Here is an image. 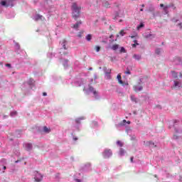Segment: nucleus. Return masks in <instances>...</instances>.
<instances>
[{
    "instance_id": "obj_44",
    "label": "nucleus",
    "mask_w": 182,
    "mask_h": 182,
    "mask_svg": "<svg viewBox=\"0 0 182 182\" xmlns=\"http://www.w3.org/2000/svg\"><path fill=\"white\" fill-rule=\"evenodd\" d=\"M179 122L180 121L175 119L173 122V127H176V126H177V124H178Z\"/></svg>"
},
{
    "instance_id": "obj_57",
    "label": "nucleus",
    "mask_w": 182,
    "mask_h": 182,
    "mask_svg": "<svg viewBox=\"0 0 182 182\" xmlns=\"http://www.w3.org/2000/svg\"><path fill=\"white\" fill-rule=\"evenodd\" d=\"M169 6H171V8L176 9V6H174V4H170Z\"/></svg>"
},
{
    "instance_id": "obj_14",
    "label": "nucleus",
    "mask_w": 182,
    "mask_h": 182,
    "mask_svg": "<svg viewBox=\"0 0 182 182\" xmlns=\"http://www.w3.org/2000/svg\"><path fill=\"white\" fill-rule=\"evenodd\" d=\"M83 85V80L80 79L75 82V86H82Z\"/></svg>"
},
{
    "instance_id": "obj_59",
    "label": "nucleus",
    "mask_w": 182,
    "mask_h": 182,
    "mask_svg": "<svg viewBox=\"0 0 182 182\" xmlns=\"http://www.w3.org/2000/svg\"><path fill=\"white\" fill-rule=\"evenodd\" d=\"M178 26H180L181 29H182V23H179L178 24Z\"/></svg>"
},
{
    "instance_id": "obj_41",
    "label": "nucleus",
    "mask_w": 182,
    "mask_h": 182,
    "mask_svg": "<svg viewBox=\"0 0 182 182\" xmlns=\"http://www.w3.org/2000/svg\"><path fill=\"white\" fill-rule=\"evenodd\" d=\"M119 52H121V53H126V49L124 47H121Z\"/></svg>"
},
{
    "instance_id": "obj_9",
    "label": "nucleus",
    "mask_w": 182,
    "mask_h": 182,
    "mask_svg": "<svg viewBox=\"0 0 182 182\" xmlns=\"http://www.w3.org/2000/svg\"><path fill=\"white\" fill-rule=\"evenodd\" d=\"M173 87L178 88L182 87L181 81L174 80L173 81Z\"/></svg>"
},
{
    "instance_id": "obj_16",
    "label": "nucleus",
    "mask_w": 182,
    "mask_h": 182,
    "mask_svg": "<svg viewBox=\"0 0 182 182\" xmlns=\"http://www.w3.org/2000/svg\"><path fill=\"white\" fill-rule=\"evenodd\" d=\"M80 25H82V21H77L75 24H74L73 28L78 29L79 26H80Z\"/></svg>"
},
{
    "instance_id": "obj_37",
    "label": "nucleus",
    "mask_w": 182,
    "mask_h": 182,
    "mask_svg": "<svg viewBox=\"0 0 182 182\" xmlns=\"http://www.w3.org/2000/svg\"><path fill=\"white\" fill-rule=\"evenodd\" d=\"M69 62V60H65L64 61H63V66H64V68L66 69V68H68V63Z\"/></svg>"
},
{
    "instance_id": "obj_62",
    "label": "nucleus",
    "mask_w": 182,
    "mask_h": 182,
    "mask_svg": "<svg viewBox=\"0 0 182 182\" xmlns=\"http://www.w3.org/2000/svg\"><path fill=\"white\" fill-rule=\"evenodd\" d=\"M43 96H48V93L43 92Z\"/></svg>"
},
{
    "instance_id": "obj_15",
    "label": "nucleus",
    "mask_w": 182,
    "mask_h": 182,
    "mask_svg": "<svg viewBox=\"0 0 182 182\" xmlns=\"http://www.w3.org/2000/svg\"><path fill=\"white\" fill-rule=\"evenodd\" d=\"M144 37L146 38V39H149V38H151L153 39V38H155V36L154 34H147V33H144Z\"/></svg>"
},
{
    "instance_id": "obj_54",
    "label": "nucleus",
    "mask_w": 182,
    "mask_h": 182,
    "mask_svg": "<svg viewBox=\"0 0 182 182\" xmlns=\"http://www.w3.org/2000/svg\"><path fill=\"white\" fill-rule=\"evenodd\" d=\"M171 21L172 22H175V23L178 22V19L172 18Z\"/></svg>"
},
{
    "instance_id": "obj_61",
    "label": "nucleus",
    "mask_w": 182,
    "mask_h": 182,
    "mask_svg": "<svg viewBox=\"0 0 182 182\" xmlns=\"http://www.w3.org/2000/svg\"><path fill=\"white\" fill-rule=\"evenodd\" d=\"M76 182H82V181L80 179H75Z\"/></svg>"
},
{
    "instance_id": "obj_17",
    "label": "nucleus",
    "mask_w": 182,
    "mask_h": 182,
    "mask_svg": "<svg viewBox=\"0 0 182 182\" xmlns=\"http://www.w3.org/2000/svg\"><path fill=\"white\" fill-rule=\"evenodd\" d=\"M171 73L173 79H177V77H178V74L176 73V71H171Z\"/></svg>"
},
{
    "instance_id": "obj_49",
    "label": "nucleus",
    "mask_w": 182,
    "mask_h": 182,
    "mask_svg": "<svg viewBox=\"0 0 182 182\" xmlns=\"http://www.w3.org/2000/svg\"><path fill=\"white\" fill-rule=\"evenodd\" d=\"M175 132H176V133H182V131L180 130V129H177V128H175Z\"/></svg>"
},
{
    "instance_id": "obj_13",
    "label": "nucleus",
    "mask_w": 182,
    "mask_h": 182,
    "mask_svg": "<svg viewBox=\"0 0 182 182\" xmlns=\"http://www.w3.org/2000/svg\"><path fill=\"white\" fill-rule=\"evenodd\" d=\"M171 8V6H165L164 7V15H168V9Z\"/></svg>"
},
{
    "instance_id": "obj_26",
    "label": "nucleus",
    "mask_w": 182,
    "mask_h": 182,
    "mask_svg": "<svg viewBox=\"0 0 182 182\" xmlns=\"http://www.w3.org/2000/svg\"><path fill=\"white\" fill-rule=\"evenodd\" d=\"M124 153H125L124 149L121 148L119 149V155L122 157L124 156Z\"/></svg>"
},
{
    "instance_id": "obj_33",
    "label": "nucleus",
    "mask_w": 182,
    "mask_h": 182,
    "mask_svg": "<svg viewBox=\"0 0 182 182\" xmlns=\"http://www.w3.org/2000/svg\"><path fill=\"white\" fill-rule=\"evenodd\" d=\"M141 28H144V24L143 23H140V24L136 27V29L139 31Z\"/></svg>"
},
{
    "instance_id": "obj_4",
    "label": "nucleus",
    "mask_w": 182,
    "mask_h": 182,
    "mask_svg": "<svg viewBox=\"0 0 182 182\" xmlns=\"http://www.w3.org/2000/svg\"><path fill=\"white\" fill-rule=\"evenodd\" d=\"M103 71L105 73V79H107V80H110V79H112V69H107V68L105 67L103 68Z\"/></svg>"
},
{
    "instance_id": "obj_47",
    "label": "nucleus",
    "mask_w": 182,
    "mask_h": 182,
    "mask_svg": "<svg viewBox=\"0 0 182 182\" xmlns=\"http://www.w3.org/2000/svg\"><path fill=\"white\" fill-rule=\"evenodd\" d=\"M0 162L2 163V164H6V159H2Z\"/></svg>"
},
{
    "instance_id": "obj_6",
    "label": "nucleus",
    "mask_w": 182,
    "mask_h": 182,
    "mask_svg": "<svg viewBox=\"0 0 182 182\" xmlns=\"http://www.w3.org/2000/svg\"><path fill=\"white\" fill-rule=\"evenodd\" d=\"M43 179V176H42V174H41L38 171L34 172V180H35V181L40 182Z\"/></svg>"
},
{
    "instance_id": "obj_23",
    "label": "nucleus",
    "mask_w": 182,
    "mask_h": 182,
    "mask_svg": "<svg viewBox=\"0 0 182 182\" xmlns=\"http://www.w3.org/2000/svg\"><path fill=\"white\" fill-rule=\"evenodd\" d=\"M102 5L105 8H110V4H109L108 1H103Z\"/></svg>"
},
{
    "instance_id": "obj_63",
    "label": "nucleus",
    "mask_w": 182,
    "mask_h": 182,
    "mask_svg": "<svg viewBox=\"0 0 182 182\" xmlns=\"http://www.w3.org/2000/svg\"><path fill=\"white\" fill-rule=\"evenodd\" d=\"M160 6H161V8H164V4H160Z\"/></svg>"
},
{
    "instance_id": "obj_38",
    "label": "nucleus",
    "mask_w": 182,
    "mask_h": 182,
    "mask_svg": "<svg viewBox=\"0 0 182 182\" xmlns=\"http://www.w3.org/2000/svg\"><path fill=\"white\" fill-rule=\"evenodd\" d=\"M19 49H21V46H19V43H16V52L18 53V50H19Z\"/></svg>"
},
{
    "instance_id": "obj_32",
    "label": "nucleus",
    "mask_w": 182,
    "mask_h": 182,
    "mask_svg": "<svg viewBox=\"0 0 182 182\" xmlns=\"http://www.w3.org/2000/svg\"><path fill=\"white\" fill-rule=\"evenodd\" d=\"M147 144L148 146H149V147H156V145H154V143L153 141H148Z\"/></svg>"
},
{
    "instance_id": "obj_21",
    "label": "nucleus",
    "mask_w": 182,
    "mask_h": 182,
    "mask_svg": "<svg viewBox=\"0 0 182 182\" xmlns=\"http://www.w3.org/2000/svg\"><path fill=\"white\" fill-rule=\"evenodd\" d=\"M0 4L2 6H6V8H8V6H9L8 2L5 0L1 1Z\"/></svg>"
},
{
    "instance_id": "obj_46",
    "label": "nucleus",
    "mask_w": 182,
    "mask_h": 182,
    "mask_svg": "<svg viewBox=\"0 0 182 182\" xmlns=\"http://www.w3.org/2000/svg\"><path fill=\"white\" fill-rule=\"evenodd\" d=\"M95 50H96V52H100V46H95Z\"/></svg>"
},
{
    "instance_id": "obj_34",
    "label": "nucleus",
    "mask_w": 182,
    "mask_h": 182,
    "mask_svg": "<svg viewBox=\"0 0 182 182\" xmlns=\"http://www.w3.org/2000/svg\"><path fill=\"white\" fill-rule=\"evenodd\" d=\"M55 56V54H53V53H48L47 54V57L49 58L50 59H52V58H53Z\"/></svg>"
},
{
    "instance_id": "obj_53",
    "label": "nucleus",
    "mask_w": 182,
    "mask_h": 182,
    "mask_svg": "<svg viewBox=\"0 0 182 182\" xmlns=\"http://www.w3.org/2000/svg\"><path fill=\"white\" fill-rule=\"evenodd\" d=\"M82 33H83V32H80V33L77 34V37H78V38H82Z\"/></svg>"
},
{
    "instance_id": "obj_56",
    "label": "nucleus",
    "mask_w": 182,
    "mask_h": 182,
    "mask_svg": "<svg viewBox=\"0 0 182 182\" xmlns=\"http://www.w3.org/2000/svg\"><path fill=\"white\" fill-rule=\"evenodd\" d=\"M73 139L74 140V141H76V140H77V137L73 136Z\"/></svg>"
},
{
    "instance_id": "obj_36",
    "label": "nucleus",
    "mask_w": 182,
    "mask_h": 182,
    "mask_svg": "<svg viewBox=\"0 0 182 182\" xmlns=\"http://www.w3.org/2000/svg\"><path fill=\"white\" fill-rule=\"evenodd\" d=\"M16 114H17L16 111H13L11 112H10L11 117H15V116H16Z\"/></svg>"
},
{
    "instance_id": "obj_55",
    "label": "nucleus",
    "mask_w": 182,
    "mask_h": 182,
    "mask_svg": "<svg viewBox=\"0 0 182 182\" xmlns=\"http://www.w3.org/2000/svg\"><path fill=\"white\" fill-rule=\"evenodd\" d=\"M97 79V74H94V80H96Z\"/></svg>"
},
{
    "instance_id": "obj_19",
    "label": "nucleus",
    "mask_w": 182,
    "mask_h": 182,
    "mask_svg": "<svg viewBox=\"0 0 182 182\" xmlns=\"http://www.w3.org/2000/svg\"><path fill=\"white\" fill-rule=\"evenodd\" d=\"M14 1L13 0H8L7 1V6H15V4L14 3Z\"/></svg>"
},
{
    "instance_id": "obj_58",
    "label": "nucleus",
    "mask_w": 182,
    "mask_h": 182,
    "mask_svg": "<svg viewBox=\"0 0 182 182\" xmlns=\"http://www.w3.org/2000/svg\"><path fill=\"white\" fill-rule=\"evenodd\" d=\"M173 139H174L175 140H177V139H178V136H177L176 135H173Z\"/></svg>"
},
{
    "instance_id": "obj_31",
    "label": "nucleus",
    "mask_w": 182,
    "mask_h": 182,
    "mask_svg": "<svg viewBox=\"0 0 182 182\" xmlns=\"http://www.w3.org/2000/svg\"><path fill=\"white\" fill-rule=\"evenodd\" d=\"M66 43H68V41L63 40V43H62V46L63 48V49L67 50L68 48H66Z\"/></svg>"
},
{
    "instance_id": "obj_43",
    "label": "nucleus",
    "mask_w": 182,
    "mask_h": 182,
    "mask_svg": "<svg viewBox=\"0 0 182 182\" xmlns=\"http://www.w3.org/2000/svg\"><path fill=\"white\" fill-rule=\"evenodd\" d=\"M144 82V78H140L139 82H138V85H141Z\"/></svg>"
},
{
    "instance_id": "obj_11",
    "label": "nucleus",
    "mask_w": 182,
    "mask_h": 182,
    "mask_svg": "<svg viewBox=\"0 0 182 182\" xmlns=\"http://www.w3.org/2000/svg\"><path fill=\"white\" fill-rule=\"evenodd\" d=\"M92 165H90V164H87L86 165H85L84 166V171H90V170H92Z\"/></svg>"
},
{
    "instance_id": "obj_20",
    "label": "nucleus",
    "mask_w": 182,
    "mask_h": 182,
    "mask_svg": "<svg viewBox=\"0 0 182 182\" xmlns=\"http://www.w3.org/2000/svg\"><path fill=\"white\" fill-rule=\"evenodd\" d=\"M117 79L118 80L119 85H123V80H122V75H120V74L117 75Z\"/></svg>"
},
{
    "instance_id": "obj_24",
    "label": "nucleus",
    "mask_w": 182,
    "mask_h": 182,
    "mask_svg": "<svg viewBox=\"0 0 182 182\" xmlns=\"http://www.w3.org/2000/svg\"><path fill=\"white\" fill-rule=\"evenodd\" d=\"M42 18V16L37 14L33 17L34 21H39V19Z\"/></svg>"
},
{
    "instance_id": "obj_10",
    "label": "nucleus",
    "mask_w": 182,
    "mask_h": 182,
    "mask_svg": "<svg viewBox=\"0 0 182 182\" xmlns=\"http://www.w3.org/2000/svg\"><path fill=\"white\" fill-rule=\"evenodd\" d=\"M133 88H134V92H136V93L139 92H141V90H143V86H141V85H140V86L134 85Z\"/></svg>"
},
{
    "instance_id": "obj_30",
    "label": "nucleus",
    "mask_w": 182,
    "mask_h": 182,
    "mask_svg": "<svg viewBox=\"0 0 182 182\" xmlns=\"http://www.w3.org/2000/svg\"><path fill=\"white\" fill-rule=\"evenodd\" d=\"M85 39L88 41L90 42V41H92V35L91 34H88L86 36Z\"/></svg>"
},
{
    "instance_id": "obj_29",
    "label": "nucleus",
    "mask_w": 182,
    "mask_h": 182,
    "mask_svg": "<svg viewBox=\"0 0 182 182\" xmlns=\"http://www.w3.org/2000/svg\"><path fill=\"white\" fill-rule=\"evenodd\" d=\"M111 49L112 50H117V49H119V45L117 44H114L111 47Z\"/></svg>"
},
{
    "instance_id": "obj_8",
    "label": "nucleus",
    "mask_w": 182,
    "mask_h": 182,
    "mask_svg": "<svg viewBox=\"0 0 182 182\" xmlns=\"http://www.w3.org/2000/svg\"><path fill=\"white\" fill-rule=\"evenodd\" d=\"M23 147H24V149H25L27 151H31V150H32L33 146L32 145L31 143H24Z\"/></svg>"
},
{
    "instance_id": "obj_60",
    "label": "nucleus",
    "mask_w": 182,
    "mask_h": 182,
    "mask_svg": "<svg viewBox=\"0 0 182 182\" xmlns=\"http://www.w3.org/2000/svg\"><path fill=\"white\" fill-rule=\"evenodd\" d=\"M179 77H181V79H182V71L181 73H179Z\"/></svg>"
},
{
    "instance_id": "obj_51",
    "label": "nucleus",
    "mask_w": 182,
    "mask_h": 182,
    "mask_svg": "<svg viewBox=\"0 0 182 182\" xmlns=\"http://www.w3.org/2000/svg\"><path fill=\"white\" fill-rule=\"evenodd\" d=\"M136 36H137V33H134V36H130L129 38H131L132 39H134V38H136Z\"/></svg>"
},
{
    "instance_id": "obj_50",
    "label": "nucleus",
    "mask_w": 182,
    "mask_h": 182,
    "mask_svg": "<svg viewBox=\"0 0 182 182\" xmlns=\"http://www.w3.org/2000/svg\"><path fill=\"white\" fill-rule=\"evenodd\" d=\"M6 68H9V69H11L12 68V65L9 63L6 64Z\"/></svg>"
},
{
    "instance_id": "obj_52",
    "label": "nucleus",
    "mask_w": 182,
    "mask_h": 182,
    "mask_svg": "<svg viewBox=\"0 0 182 182\" xmlns=\"http://www.w3.org/2000/svg\"><path fill=\"white\" fill-rule=\"evenodd\" d=\"M121 85H122V86H129V82H123V84H121Z\"/></svg>"
},
{
    "instance_id": "obj_22",
    "label": "nucleus",
    "mask_w": 182,
    "mask_h": 182,
    "mask_svg": "<svg viewBox=\"0 0 182 182\" xmlns=\"http://www.w3.org/2000/svg\"><path fill=\"white\" fill-rule=\"evenodd\" d=\"M162 52H163V49L161 48H156L155 50V53L156 55H161Z\"/></svg>"
},
{
    "instance_id": "obj_48",
    "label": "nucleus",
    "mask_w": 182,
    "mask_h": 182,
    "mask_svg": "<svg viewBox=\"0 0 182 182\" xmlns=\"http://www.w3.org/2000/svg\"><path fill=\"white\" fill-rule=\"evenodd\" d=\"M124 31H123V30H122L120 32H119V35L121 36H124Z\"/></svg>"
},
{
    "instance_id": "obj_40",
    "label": "nucleus",
    "mask_w": 182,
    "mask_h": 182,
    "mask_svg": "<svg viewBox=\"0 0 182 182\" xmlns=\"http://www.w3.org/2000/svg\"><path fill=\"white\" fill-rule=\"evenodd\" d=\"M126 75H132V72H130V70L129 68H127V70L124 72Z\"/></svg>"
},
{
    "instance_id": "obj_12",
    "label": "nucleus",
    "mask_w": 182,
    "mask_h": 182,
    "mask_svg": "<svg viewBox=\"0 0 182 182\" xmlns=\"http://www.w3.org/2000/svg\"><path fill=\"white\" fill-rule=\"evenodd\" d=\"M33 83H35V81L32 78H30L27 82V85L30 86L31 89H32V86H33Z\"/></svg>"
},
{
    "instance_id": "obj_2",
    "label": "nucleus",
    "mask_w": 182,
    "mask_h": 182,
    "mask_svg": "<svg viewBox=\"0 0 182 182\" xmlns=\"http://www.w3.org/2000/svg\"><path fill=\"white\" fill-rule=\"evenodd\" d=\"M82 8L77 6V4L73 3L72 5L73 17L75 19H77L80 16V10Z\"/></svg>"
},
{
    "instance_id": "obj_1",
    "label": "nucleus",
    "mask_w": 182,
    "mask_h": 182,
    "mask_svg": "<svg viewBox=\"0 0 182 182\" xmlns=\"http://www.w3.org/2000/svg\"><path fill=\"white\" fill-rule=\"evenodd\" d=\"M131 123L132 122L130 121H126V119H124L122 122H119V124H116V127L117 129H119V127H125L126 132L131 137L130 139L132 141H134L136 140V136H132V128H130V126H129L131 124Z\"/></svg>"
},
{
    "instance_id": "obj_25",
    "label": "nucleus",
    "mask_w": 182,
    "mask_h": 182,
    "mask_svg": "<svg viewBox=\"0 0 182 182\" xmlns=\"http://www.w3.org/2000/svg\"><path fill=\"white\" fill-rule=\"evenodd\" d=\"M97 126H98L97 122L94 121L92 122L91 127H93V129H96Z\"/></svg>"
},
{
    "instance_id": "obj_5",
    "label": "nucleus",
    "mask_w": 182,
    "mask_h": 182,
    "mask_svg": "<svg viewBox=\"0 0 182 182\" xmlns=\"http://www.w3.org/2000/svg\"><path fill=\"white\" fill-rule=\"evenodd\" d=\"M113 156V152H112L111 149H105L102 152V156L104 159H109V157H112Z\"/></svg>"
},
{
    "instance_id": "obj_42",
    "label": "nucleus",
    "mask_w": 182,
    "mask_h": 182,
    "mask_svg": "<svg viewBox=\"0 0 182 182\" xmlns=\"http://www.w3.org/2000/svg\"><path fill=\"white\" fill-rule=\"evenodd\" d=\"M117 146H119V147H123V143H122V141H117Z\"/></svg>"
},
{
    "instance_id": "obj_18",
    "label": "nucleus",
    "mask_w": 182,
    "mask_h": 182,
    "mask_svg": "<svg viewBox=\"0 0 182 182\" xmlns=\"http://www.w3.org/2000/svg\"><path fill=\"white\" fill-rule=\"evenodd\" d=\"M133 58L135 60H140L141 59V55L139 54H134Z\"/></svg>"
},
{
    "instance_id": "obj_64",
    "label": "nucleus",
    "mask_w": 182,
    "mask_h": 182,
    "mask_svg": "<svg viewBox=\"0 0 182 182\" xmlns=\"http://www.w3.org/2000/svg\"><path fill=\"white\" fill-rule=\"evenodd\" d=\"M131 163H133V156L131 157Z\"/></svg>"
},
{
    "instance_id": "obj_28",
    "label": "nucleus",
    "mask_w": 182,
    "mask_h": 182,
    "mask_svg": "<svg viewBox=\"0 0 182 182\" xmlns=\"http://www.w3.org/2000/svg\"><path fill=\"white\" fill-rule=\"evenodd\" d=\"M43 130L44 133H50V129L48 128L47 127H43Z\"/></svg>"
},
{
    "instance_id": "obj_7",
    "label": "nucleus",
    "mask_w": 182,
    "mask_h": 182,
    "mask_svg": "<svg viewBox=\"0 0 182 182\" xmlns=\"http://www.w3.org/2000/svg\"><path fill=\"white\" fill-rule=\"evenodd\" d=\"M85 119H86V117H80L79 118L75 119V124H77V126L75 127H76V129H77V130H79V127H80V121L85 120Z\"/></svg>"
},
{
    "instance_id": "obj_27",
    "label": "nucleus",
    "mask_w": 182,
    "mask_h": 182,
    "mask_svg": "<svg viewBox=\"0 0 182 182\" xmlns=\"http://www.w3.org/2000/svg\"><path fill=\"white\" fill-rule=\"evenodd\" d=\"M146 11H149V12H154V6L151 4Z\"/></svg>"
},
{
    "instance_id": "obj_35",
    "label": "nucleus",
    "mask_w": 182,
    "mask_h": 182,
    "mask_svg": "<svg viewBox=\"0 0 182 182\" xmlns=\"http://www.w3.org/2000/svg\"><path fill=\"white\" fill-rule=\"evenodd\" d=\"M131 100L132 102H134L135 103H137V98H136V97H134V95L131 96Z\"/></svg>"
},
{
    "instance_id": "obj_3",
    "label": "nucleus",
    "mask_w": 182,
    "mask_h": 182,
    "mask_svg": "<svg viewBox=\"0 0 182 182\" xmlns=\"http://www.w3.org/2000/svg\"><path fill=\"white\" fill-rule=\"evenodd\" d=\"M84 90H85V93L87 95H90V93H92L95 100H99V99H100V95H99V92H97V91H96V90L93 87L90 85L87 90L84 89Z\"/></svg>"
},
{
    "instance_id": "obj_39",
    "label": "nucleus",
    "mask_w": 182,
    "mask_h": 182,
    "mask_svg": "<svg viewBox=\"0 0 182 182\" xmlns=\"http://www.w3.org/2000/svg\"><path fill=\"white\" fill-rule=\"evenodd\" d=\"M136 46H139V43H137V40H135L134 44H132V48H136Z\"/></svg>"
},
{
    "instance_id": "obj_45",
    "label": "nucleus",
    "mask_w": 182,
    "mask_h": 182,
    "mask_svg": "<svg viewBox=\"0 0 182 182\" xmlns=\"http://www.w3.org/2000/svg\"><path fill=\"white\" fill-rule=\"evenodd\" d=\"M109 38H110V41H109V42H114V41H117V39H115V40H114L113 39V38H114V36L113 35H111L110 36H109Z\"/></svg>"
}]
</instances>
